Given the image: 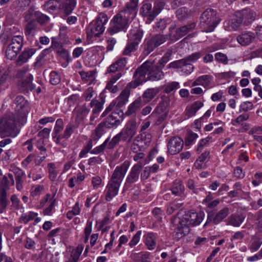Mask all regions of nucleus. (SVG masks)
Wrapping results in <instances>:
<instances>
[{
  "mask_svg": "<svg viewBox=\"0 0 262 262\" xmlns=\"http://www.w3.org/2000/svg\"><path fill=\"white\" fill-rule=\"evenodd\" d=\"M233 190L230 191L228 193V196L230 198H234L238 196L243 192L242 184L241 182H236L233 186Z\"/></svg>",
  "mask_w": 262,
  "mask_h": 262,
  "instance_id": "obj_46",
  "label": "nucleus"
},
{
  "mask_svg": "<svg viewBox=\"0 0 262 262\" xmlns=\"http://www.w3.org/2000/svg\"><path fill=\"white\" fill-rule=\"evenodd\" d=\"M108 21V17L105 13H100L95 20L89 25L87 34L89 36H99L105 30L104 25Z\"/></svg>",
  "mask_w": 262,
  "mask_h": 262,
  "instance_id": "obj_5",
  "label": "nucleus"
},
{
  "mask_svg": "<svg viewBox=\"0 0 262 262\" xmlns=\"http://www.w3.org/2000/svg\"><path fill=\"white\" fill-rule=\"evenodd\" d=\"M149 255L147 253L135 254L133 256V260L134 262H149Z\"/></svg>",
  "mask_w": 262,
  "mask_h": 262,
  "instance_id": "obj_54",
  "label": "nucleus"
},
{
  "mask_svg": "<svg viewBox=\"0 0 262 262\" xmlns=\"http://www.w3.org/2000/svg\"><path fill=\"white\" fill-rule=\"evenodd\" d=\"M142 13L143 16L147 17L150 20H154L152 16V5L150 3H146L144 4L142 7Z\"/></svg>",
  "mask_w": 262,
  "mask_h": 262,
  "instance_id": "obj_47",
  "label": "nucleus"
},
{
  "mask_svg": "<svg viewBox=\"0 0 262 262\" xmlns=\"http://www.w3.org/2000/svg\"><path fill=\"white\" fill-rule=\"evenodd\" d=\"M79 74L83 80L86 82H89L92 83L95 79L96 72L94 70L89 71L88 72L81 71Z\"/></svg>",
  "mask_w": 262,
  "mask_h": 262,
  "instance_id": "obj_44",
  "label": "nucleus"
},
{
  "mask_svg": "<svg viewBox=\"0 0 262 262\" xmlns=\"http://www.w3.org/2000/svg\"><path fill=\"white\" fill-rule=\"evenodd\" d=\"M182 205V203L177 202L170 203L167 208V212L169 214H172L174 211L179 209Z\"/></svg>",
  "mask_w": 262,
  "mask_h": 262,
  "instance_id": "obj_63",
  "label": "nucleus"
},
{
  "mask_svg": "<svg viewBox=\"0 0 262 262\" xmlns=\"http://www.w3.org/2000/svg\"><path fill=\"white\" fill-rule=\"evenodd\" d=\"M48 167L49 179L51 181H54L58 174L57 171L55 169V165L53 163H49L48 164Z\"/></svg>",
  "mask_w": 262,
  "mask_h": 262,
  "instance_id": "obj_55",
  "label": "nucleus"
},
{
  "mask_svg": "<svg viewBox=\"0 0 262 262\" xmlns=\"http://www.w3.org/2000/svg\"><path fill=\"white\" fill-rule=\"evenodd\" d=\"M202 56L200 52H195L189 55L186 58H184L186 64V69L184 71L186 74H190L193 70V67L191 65V63L196 62Z\"/></svg>",
  "mask_w": 262,
  "mask_h": 262,
  "instance_id": "obj_26",
  "label": "nucleus"
},
{
  "mask_svg": "<svg viewBox=\"0 0 262 262\" xmlns=\"http://www.w3.org/2000/svg\"><path fill=\"white\" fill-rule=\"evenodd\" d=\"M162 69L158 65L150 62H144L134 73V80L138 85L147 80H159L164 76Z\"/></svg>",
  "mask_w": 262,
  "mask_h": 262,
  "instance_id": "obj_2",
  "label": "nucleus"
},
{
  "mask_svg": "<svg viewBox=\"0 0 262 262\" xmlns=\"http://www.w3.org/2000/svg\"><path fill=\"white\" fill-rule=\"evenodd\" d=\"M245 217V216L242 214H234L229 217L228 222L231 225L239 227L243 222Z\"/></svg>",
  "mask_w": 262,
  "mask_h": 262,
  "instance_id": "obj_36",
  "label": "nucleus"
},
{
  "mask_svg": "<svg viewBox=\"0 0 262 262\" xmlns=\"http://www.w3.org/2000/svg\"><path fill=\"white\" fill-rule=\"evenodd\" d=\"M169 30V33L167 35L168 39L171 40L172 41H176L182 38L179 28L175 29V26H171L170 27Z\"/></svg>",
  "mask_w": 262,
  "mask_h": 262,
  "instance_id": "obj_41",
  "label": "nucleus"
},
{
  "mask_svg": "<svg viewBox=\"0 0 262 262\" xmlns=\"http://www.w3.org/2000/svg\"><path fill=\"white\" fill-rule=\"evenodd\" d=\"M220 23V19L216 10L206 9L200 17V26L204 32H212Z\"/></svg>",
  "mask_w": 262,
  "mask_h": 262,
  "instance_id": "obj_4",
  "label": "nucleus"
},
{
  "mask_svg": "<svg viewBox=\"0 0 262 262\" xmlns=\"http://www.w3.org/2000/svg\"><path fill=\"white\" fill-rule=\"evenodd\" d=\"M92 221H88L86 222L85 227L84 230V243H86L89 238L90 235L91 234L92 230Z\"/></svg>",
  "mask_w": 262,
  "mask_h": 262,
  "instance_id": "obj_60",
  "label": "nucleus"
},
{
  "mask_svg": "<svg viewBox=\"0 0 262 262\" xmlns=\"http://www.w3.org/2000/svg\"><path fill=\"white\" fill-rule=\"evenodd\" d=\"M135 154L133 159L137 163L134 166H139V168H142L143 166L147 164V160L145 154L142 152H138Z\"/></svg>",
  "mask_w": 262,
  "mask_h": 262,
  "instance_id": "obj_43",
  "label": "nucleus"
},
{
  "mask_svg": "<svg viewBox=\"0 0 262 262\" xmlns=\"http://www.w3.org/2000/svg\"><path fill=\"white\" fill-rule=\"evenodd\" d=\"M28 178L35 181L40 180L43 177V172L41 168L32 169L28 173Z\"/></svg>",
  "mask_w": 262,
  "mask_h": 262,
  "instance_id": "obj_40",
  "label": "nucleus"
},
{
  "mask_svg": "<svg viewBox=\"0 0 262 262\" xmlns=\"http://www.w3.org/2000/svg\"><path fill=\"white\" fill-rule=\"evenodd\" d=\"M229 213V209L226 207L221 209L215 214L211 213H208L207 221L204 226H207L209 223H213L215 225L219 224L228 215Z\"/></svg>",
  "mask_w": 262,
  "mask_h": 262,
  "instance_id": "obj_13",
  "label": "nucleus"
},
{
  "mask_svg": "<svg viewBox=\"0 0 262 262\" xmlns=\"http://www.w3.org/2000/svg\"><path fill=\"white\" fill-rule=\"evenodd\" d=\"M36 29V25L33 22L28 23L25 27V33L26 36L33 35Z\"/></svg>",
  "mask_w": 262,
  "mask_h": 262,
  "instance_id": "obj_64",
  "label": "nucleus"
},
{
  "mask_svg": "<svg viewBox=\"0 0 262 262\" xmlns=\"http://www.w3.org/2000/svg\"><path fill=\"white\" fill-rule=\"evenodd\" d=\"M82 97L85 101H92V100L96 99L97 94L93 88H89L84 92Z\"/></svg>",
  "mask_w": 262,
  "mask_h": 262,
  "instance_id": "obj_48",
  "label": "nucleus"
},
{
  "mask_svg": "<svg viewBox=\"0 0 262 262\" xmlns=\"http://www.w3.org/2000/svg\"><path fill=\"white\" fill-rule=\"evenodd\" d=\"M52 3L53 6L51 8L53 9L58 10L66 15H69L75 9L77 0H53Z\"/></svg>",
  "mask_w": 262,
  "mask_h": 262,
  "instance_id": "obj_7",
  "label": "nucleus"
},
{
  "mask_svg": "<svg viewBox=\"0 0 262 262\" xmlns=\"http://www.w3.org/2000/svg\"><path fill=\"white\" fill-rule=\"evenodd\" d=\"M184 220L187 222L189 226H196L200 224L203 220L205 214L203 212L187 211L183 215Z\"/></svg>",
  "mask_w": 262,
  "mask_h": 262,
  "instance_id": "obj_15",
  "label": "nucleus"
},
{
  "mask_svg": "<svg viewBox=\"0 0 262 262\" xmlns=\"http://www.w3.org/2000/svg\"><path fill=\"white\" fill-rule=\"evenodd\" d=\"M130 35L133 37L130 40L138 45L143 36V31L139 28H136L131 30Z\"/></svg>",
  "mask_w": 262,
  "mask_h": 262,
  "instance_id": "obj_39",
  "label": "nucleus"
},
{
  "mask_svg": "<svg viewBox=\"0 0 262 262\" xmlns=\"http://www.w3.org/2000/svg\"><path fill=\"white\" fill-rule=\"evenodd\" d=\"M10 71L7 66L0 67V86L6 83L9 79Z\"/></svg>",
  "mask_w": 262,
  "mask_h": 262,
  "instance_id": "obj_38",
  "label": "nucleus"
},
{
  "mask_svg": "<svg viewBox=\"0 0 262 262\" xmlns=\"http://www.w3.org/2000/svg\"><path fill=\"white\" fill-rule=\"evenodd\" d=\"M167 40L168 37L167 35H164L161 34L155 35L146 41L144 45V50L146 54H149Z\"/></svg>",
  "mask_w": 262,
  "mask_h": 262,
  "instance_id": "obj_10",
  "label": "nucleus"
},
{
  "mask_svg": "<svg viewBox=\"0 0 262 262\" xmlns=\"http://www.w3.org/2000/svg\"><path fill=\"white\" fill-rule=\"evenodd\" d=\"M29 13L34 15V18L40 24H43L48 22L49 20V17L39 11H34L33 10L30 9Z\"/></svg>",
  "mask_w": 262,
  "mask_h": 262,
  "instance_id": "obj_42",
  "label": "nucleus"
},
{
  "mask_svg": "<svg viewBox=\"0 0 262 262\" xmlns=\"http://www.w3.org/2000/svg\"><path fill=\"white\" fill-rule=\"evenodd\" d=\"M209 151H205L202 153L195 162L194 167L198 169L205 168L206 162L209 159Z\"/></svg>",
  "mask_w": 262,
  "mask_h": 262,
  "instance_id": "obj_32",
  "label": "nucleus"
},
{
  "mask_svg": "<svg viewBox=\"0 0 262 262\" xmlns=\"http://www.w3.org/2000/svg\"><path fill=\"white\" fill-rule=\"evenodd\" d=\"M203 103L197 101L193 103L190 106H187L185 110V113L187 118L195 116L197 111L203 106Z\"/></svg>",
  "mask_w": 262,
  "mask_h": 262,
  "instance_id": "obj_31",
  "label": "nucleus"
},
{
  "mask_svg": "<svg viewBox=\"0 0 262 262\" xmlns=\"http://www.w3.org/2000/svg\"><path fill=\"white\" fill-rule=\"evenodd\" d=\"M89 112L90 110L87 108L85 104L75 108L73 113L75 116V125L77 127L83 122Z\"/></svg>",
  "mask_w": 262,
  "mask_h": 262,
  "instance_id": "obj_19",
  "label": "nucleus"
},
{
  "mask_svg": "<svg viewBox=\"0 0 262 262\" xmlns=\"http://www.w3.org/2000/svg\"><path fill=\"white\" fill-rule=\"evenodd\" d=\"M213 80V77L209 75H204L198 77L192 83V86L202 85L205 88L209 87Z\"/></svg>",
  "mask_w": 262,
  "mask_h": 262,
  "instance_id": "obj_29",
  "label": "nucleus"
},
{
  "mask_svg": "<svg viewBox=\"0 0 262 262\" xmlns=\"http://www.w3.org/2000/svg\"><path fill=\"white\" fill-rule=\"evenodd\" d=\"M164 92L166 93H170L180 88L179 83L176 81L168 83L164 86Z\"/></svg>",
  "mask_w": 262,
  "mask_h": 262,
  "instance_id": "obj_57",
  "label": "nucleus"
},
{
  "mask_svg": "<svg viewBox=\"0 0 262 262\" xmlns=\"http://www.w3.org/2000/svg\"><path fill=\"white\" fill-rule=\"evenodd\" d=\"M33 77L32 74H28L26 78L21 79L18 83V86L21 91H32L34 88L32 84Z\"/></svg>",
  "mask_w": 262,
  "mask_h": 262,
  "instance_id": "obj_28",
  "label": "nucleus"
},
{
  "mask_svg": "<svg viewBox=\"0 0 262 262\" xmlns=\"http://www.w3.org/2000/svg\"><path fill=\"white\" fill-rule=\"evenodd\" d=\"M129 166L128 161H124L117 166L114 170L110 181L121 185Z\"/></svg>",
  "mask_w": 262,
  "mask_h": 262,
  "instance_id": "obj_11",
  "label": "nucleus"
},
{
  "mask_svg": "<svg viewBox=\"0 0 262 262\" xmlns=\"http://www.w3.org/2000/svg\"><path fill=\"white\" fill-rule=\"evenodd\" d=\"M144 243L147 249L152 250L155 249L157 244V236L155 233L148 232L144 235Z\"/></svg>",
  "mask_w": 262,
  "mask_h": 262,
  "instance_id": "obj_30",
  "label": "nucleus"
},
{
  "mask_svg": "<svg viewBox=\"0 0 262 262\" xmlns=\"http://www.w3.org/2000/svg\"><path fill=\"white\" fill-rule=\"evenodd\" d=\"M183 145V140L180 137H172L167 143L168 152L171 155H176L182 150Z\"/></svg>",
  "mask_w": 262,
  "mask_h": 262,
  "instance_id": "obj_16",
  "label": "nucleus"
},
{
  "mask_svg": "<svg viewBox=\"0 0 262 262\" xmlns=\"http://www.w3.org/2000/svg\"><path fill=\"white\" fill-rule=\"evenodd\" d=\"M137 45L129 40L122 52L123 55H130L131 53L137 50Z\"/></svg>",
  "mask_w": 262,
  "mask_h": 262,
  "instance_id": "obj_51",
  "label": "nucleus"
},
{
  "mask_svg": "<svg viewBox=\"0 0 262 262\" xmlns=\"http://www.w3.org/2000/svg\"><path fill=\"white\" fill-rule=\"evenodd\" d=\"M172 194L180 197L185 196V187L181 180H176L170 188Z\"/></svg>",
  "mask_w": 262,
  "mask_h": 262,
  "instance_id": "obj_27",
  "label": "nucleus"
},
{
  "mask_svg": "<svg viewBox=\"0 0 262 262\" xmlns=\"http://www.w3.org/2000/svg\"><path fill=\"white\" fill-rule=\"evenodd\" d=\"M141 168L139 166H133L125 180V185L126 186H130L138 181L140 178Z\"/></svg>",
  "mask_w": 262,
  "mask_h": 262,
  "instance_id": "obj_17",
  "label": "nucleus"
},
{
  "mask_svg": "<svg viewBox=\"0 0 262 262\" xmlns=\"http://www.w3.org/2000/svg\"><path fill=\"white\" fill-rule=\"evenodd\" d=\"M140 106L139 101H135L129 105L126 112V115L129 116L135 113L140 108Z\"/></svg>",
  "mask_w": 262,
  "mask_h": 262,
  "instance_id": "obj_62",
  "label": "nucleus"
},
{
  "mask_svg": "<svg viewBox=\"0 0 262 262\" xmlns=\"http://www.w3.org/2000/svg\"><path fill=\"white\" fill-rule=\"evenodd\" d=\"M189 224L184 220V216L183 215L177 221L175 230H177L178 234H180L181 236H183L189 233Z\"/></svg>",
  "mask_w": 262,
  "mask_h": 262,
  "instance_id": "obj_24",
  "label": "nucleus"
},
{
  "mask_svg": "<svg viewBox=\"0 0 262 262\" xmlns=\"http://www.w3.org/2000/svg\"><path fill=\"white\" fill-rule=\"evenodd\" d=\"M137 133V123L135 120L128 121L119 133V136L122 138V141L131 142L133 137Z\"/></svg>",
  "mask_w": 262,
  "mask_h": 262,
  "instance_id": "obj_9",
  "label": "nucleus"
},
{
  "mask_svg": "<svg viewBox=\"0 0 262 262\" xmlns=\"http://www.w3.org/2000/svg\"><path fill=\"white\" fill-rule=\"evenodd\" d=\"M16 122H18L17 116H6L0 120V136L2 138L6 137L15 138L19 133V129L16 125Z\"/></svg>",
  "mask_w": 262,
  "mask_h": 262,
  "instance_id": "obj_3",
  "label": "nucleus"
},
{
  "mask_svg": "<svg viewBox=\"0 0 262 262\" xmlns=\"http://www.w3.org/2000/svg\"><path fill=\"white\" fill-rule=\"evenodd\" d=\"M75 127H77L76 125L72 123H69L66 126L65 129L63 134L59 135L58 139H69L71 135L73 133Z\"/></svg>",
  "mask_w": 262,
  "mask_h": 262,
  "instance_id": "obj_45",
  "label": "nucleus"
},
{
  "mask_svg": "<svg viewBox=\"0 0 262 262\" xmlns=\"http://www.w3.org/2000/svg\"><path fill=\"white\" fill-rule=\"evenodd\" d=\"M123 113L122 112H113L110 115L106 118L104 123H106L108 128H112L114 127H117L119 126L122 121V116Z\"/></svg>",
  "mask_w": 262,
  "mask_h": 262,
  "instance_id": "obj_18",
  "label": "nucleus"
},
{
  "mask_svg": "<svg viewBox=\"0 0 262 262\" xmlns=\"http://www.w3.org/2000/svg\"><path fill=\"white\" fill-rule=\"evenodd\" d=\"M255 37V34L253 32L245 31L237 36L236 40L241 46H247L254 41Z\"/></svg>",
  "mask_w": 262,
  "mask_h": 262,
  "instance_id": "obj_20",
  "label": "nucleus"
},
{
  "mask_svg": "<svg viewBox=\"0 0 262 262\" xmlns=\"http://www.w3.org/2000/svg\"><path fill=\"white\" fill-rule=\"evenodd\" d=\"M110 140L109 138L106 139L105 141L100 145L94 148L90 151L92 154H99L103 152L105 149L107 147V143Z\"/></svg>",
  "mask_w": 262,
  "mask_h": 262,
  "instance_id": "obj_59",
  "label": "nucleus"
},
{
  "mask_svg": "<svg viewBox=\"0 0 262 262\" xmlns=\"http://www.w3.org/2000/svg\"><path fill=\"white\" fill-rule=\"evenodd\" d=\"M83 250V246L79 245L71 252L70 257L65 262H78Z\"/></svg>",
  "mask_w": 262,
  "mask_h": 262,
  "instance_id": "obj_34",
  "label": "nucleus"
},
{
  "mask_svg": "<svg viewBox=\"0 0 262 262\" xmlns=\"http://www.w3.org/2000/svg\"><path fill=\"white\" fill-rule=\"evenodd\" d=\"M23 45V37L21 35L14 36L6 50V56L10 60L14 59L21 50Z\"/></svg>",
  "mask_w": 262,
  "mask_h": 262,
  "instance_id": "obj_6",
  "label": "nucleus"
},
{
  "mask_svg": "<svg viewBox=\"0 0 262 262\" xmlns=\"http://www.w3.org/2000/svg\"><path fill=\"white\" fill-rule=\"evenodd\" d=\"M225 30L228 31H236L239 30L243 24L236 14L235 17L225 21L224 23Z\"/></svg>",
  "mask_w": 262,
  "mask_h": 262,
  "instance_id": "obj_23",
  "label": "nucleus"
},
{
  "mask_svg": "<svg viewBox=\"0 0 262 262\" xmlns=\"http://www.w3.org/2000/svg\"><path fill=\"white\" fill-rule=\"evenodd\" d=\"M103 103L98 100H92L90 106L92 108V115L90 117V124H93L94 121L103 108Z\"/></svg>",
  "mask_w": 262,
  "mask_h": 262,
  "instance_id": "obj_25",
  "label": "nucleus"
},
{
  "mask_svg": "<svg viewBox=\"0 0 262 262\" xmlns=\"http://www.w3.org/2000/svg\"><path fill=\"white\" fill-rule=\"evenodd\" d=\"M249 118V115L245 113L239 115L235 119L233 120L231 122L233 126H236L238 125L243 124V122L247 120Z\"/></svg>",
  "mask_w": 262,
  "mask_h": 262,
  "instance_id": "obj_56",
  "label": "nucleus"
},
{
  "mask_svg": "<svg viewBox=\"0 0 262 262\" xmlns=\"http://www.w3.org/2000/svg\"><path fill=\"white\" fill-rule=\"evenodd\" d=\"M61 81V77L59 73L52 71L49 75V82L52 85H57Z\"/></svg>",
  "mask_w": 262,
  "mask_h": 262,
  "instance_id": "obj_52",
  "label": "nucleus"
},
{
  "mask_svg": "<svg viewBox=\"0 0 262 262\" xmlns=\"http://www.w3.org/2000/svg\"><path fill=\"white\" fill-rule=\"evenodd\" d=\"M168 68L179 69L183 68L182 71H186V64L184 58L171 62L168 64Z\"/></svg>",
  "mask_w": 262,
  "mask_h": 262,
  "instance_id": "obj_49",
  "label": "nucleus"
},
{
  "mask_svg": "<svg viewBox=\"0 0 262 262\" xmlns=\"http://www.w3.org/2000/svg\"><path fill=\"white\" fill-rule=\"evenodd\" d=\"M107 127L106 123L104 122H102L98 124L96 129H95V134L97 139L100 138L102 136L105 132V129Z\"/></svg>",
  "mask_w": 262,
  "mask_h": 262,
  "instance_id": "obj_53",
  "label": "nucleus"
},
{
  "mask_svg": "<svg viewBox=\"0 0 262 262\" xmlns=\"http://www.w3.org/2000/svg\"><path fill=\"white\" fill-rule=\"evenodd\" d=\"M139 0H130L124 8L115 15L111 21L110 31L115 34L127 27L128 23L136 16Z\"/></svg>",
  "mask_w": 262,
  "mask_h": 262,
  "instance_id": "obj_1",
  "label": "nucleus"
},
{
  "mask_svg": "<svg viewBox=\"0 0 262 262\" xmlns=\"http://www.w3.org/2000/svg\"><path fill=\"white\" fill-rule=\"evenodd\" d=\"M195 23H192L189 25L179 28L182 37L186 35L188 32L192 31L195 28Z\"/></svg>",
  "mask_w": 262,
  "mask_h": 262,
  "instance_id": "obj_58",
  "label": "nucleus"
},
{
  "mask_svg": "<svg viewBox=\"0 0 262 262\" xmlns=\"http://www.w3.org/2000/svg\"><path fill=\"white\" fill-rule=\"evenodd\" d=\"M244 26H247L254 21L256 17L255 12L250 8H246L236 12Z\"/></svg>",
  "mask_w": 262,
  "mask_h": 262,
  "instance_id": "obj_14",
  "label": "nucleus"
},
{
  "mask_svg": "<svg viewBox=\"0 0 262 262\" xmlns=\"http://www.w3.org/2000/svg\"><path fill=\"white\" fill-rule=\"evenodd\" d=\"M16 106L15 114L18 122L23 124L26 120V113L28 112V103L22 96H16L14 100Z\"/></svg>",
  "mask_w": 262,
  "mask_h": 262,
  "instance_id": "obj_8",
  "label": "nucleus"
},
{
  "mask_svg": "<svg viewBox=\"0 0 262 262\" xmlns=\"http://www.w3.org/2000/svg\"><path fill=\"white\" fill-rule=\"evenodd\" d=\"M176 15L177 18L179 20H183L189 16L190 15V11L188 8L186 7H182L177 10Z\"/></svg>",
  "mask_w": 262,
  "mask_h": 262,
  "instance_id": "obj_50",
  "label": "nucleus"
},
{
  "mask_svg": "<svg viewBox=\"0 0 262 262\" xmlns=\"http://www.w3.org/2000/svg\"><path fill=\"white\" fill-rule=\"evenodd\" d=\"M186 185L190 190L195 194H198L200 191L204 190V187H199L198 182L191 179L187 180Z\"/></svg>",
  "mask_w": 262,
  "mask_h": 262,
  "instance_id": "obj_37",
  "label": "nucleus"
},
{
  "mask_svg": "<svg viewBox=\"0 0 262 262\" xmlns=\"http://www.w3.org/2000/svg\"><path fill=\"white\" fill-rule=\"evenodd\" d=\"M157 114V118L156 120L155 124L157 125L161 124L168 116V112L167 111H163L162 108L160 106H158L155 110L152 112V115Z\"/></svg>",
  "mask_w": 262,
  "mask_h": 262,
  "instance_id": "obj_33",
  "label": "nucleus"
},
{
  "mask_svg": "<svg viewBox=\"0 0 262 262\" xmlns=\"http://www.w3.org/2000/svg\"><path fill=\"white\" fill-rule=\"evenodd\" d=\"M138 86L135 80L128 83L124 90L121 92L117 98L113 101L118 107H121L124 105L127 101L130 95V89H135Z\"/></svg>",
  "mask_w": 262,
  "mask_h": 262,
  "instance_id": "obj_12",
  "label": "nucleus"
},
{
  "mask_svg": "<svg viewBox=\"0 0 262 262\" xmlns=\"http://www.w3.org/2000/svg\"><path fill=\"white\" fill-rule=\"evenodd\" d=\"M35 52L36 49L34 48H25L16 60V66L17 67H20L27 62L29 59L35 54Z\"/></svg>",
  "mask_w": 262,
  "mask_h": 262,
  "instance_id": "obj_21",
  "label": "nucleus"
},
{
  "mask_svg": "<svg viewBox=\"0 0 262 262\" xmlns=\"http://www.w3.org/2000/svg\"><path fill=\"white\" fill-rule=\"evenodd\" d=\"M120 186L117 183L109 180L105 189V199L107 201H111L118 194Z\"/></svg>",
  "mask_w": 262,
  "mask_h": 262,
  "instance_id": "obj_22",
  "label": "nucleus"
},
{
  "mask_svg": "<svg viewBox=\"0 0 262 262\" xmlns=\"http://www.w3.org/2000/svg\"><path fill=\"white\" fill-rule=\"evenodd\" d=\"M44 190L43 185H36L32 187L31 189V195L34 197L40 195Z\"/></svg>",
  "mask_w": 262,
  "mask_h": 262,
  "instance_id": "obj_61",
  "label": "nucleus"
},
{
  "mask_svg": "<svg viewBox=\"0 0 262 262\" xmlns=\"http://www.w3.org/2000/svg\"><path fill=\"white\" fill-rule=\"evenodd\" d=\"M159 93L158 88H149L145 91L142 94V98L145 102L151 101Z\"/></svg>",
  "mask_w": 262,
  "mask_h": 262,
  "instance_id": "obj_35",
  "label": "nucleus"
}]
</instances>
